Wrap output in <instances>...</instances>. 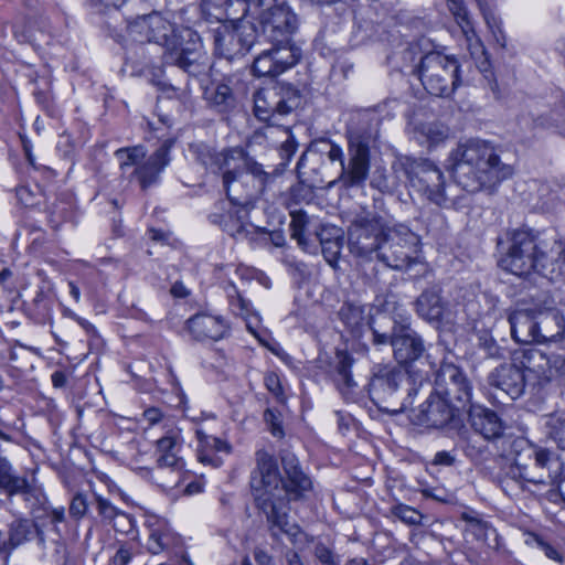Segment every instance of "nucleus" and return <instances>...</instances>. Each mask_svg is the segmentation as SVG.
Masks as SVG:
<instances>
[{"label": "nucleus", "mask_w": 565, "mask_h": 565, "mask_svg": "<svg viewBox=\"0 0 565 565\" xmlns=\"http://www.w3.org/2000/svg\"><path fill=\"white\" fill-rule=\"evenodd\" d=\"M256 466L250 473V489L257 507L266 514L273 529H278L292 541L301 533L300 527L288 519L287 503L300 499L311 489L310 478L303 473L292 454L281 456L286 475L282 479L274 456L265 450L255 454Z\"/></svg>", "instance_id": "1"}, {"label": "nucleus", "mask_w": 565, "mask_h": 565, "mask_svg": "<svg viewBox=\"0 0 565 565\" xmlns=\"http://www.w3.org/2000/svg\"><path fill=\"white\" fill-rule=\"evenodd\" d=\"M500 266L519 277L537 274L550 281H561L565 279V239L529 227L512 230Z\"/></svg>", "instance_id": "2"}, {"label": "nucleus", "mask_w": 565, "mask_h": 565, "mask_svg": "<svg viewBox=\"0 0 565 565\" xmlns=\"http://www.w3.org/2000/svg\"><path fill=\"white\" fill-rule=\"evenodd\" d=\"M132 42H154L166 49L163 62L175 65L189 75L198 76L205 71L201 38L191 28L177 29L158 12L138 17L126 25Z\"/></svg>", "instance_id": "3"}, {"label": "nucleus", "mask_w": 565, "mask_h": 565, "mask_svg": "<svg viewBox=\"0 0 565 565\" xmlns=\"http://www.w3.org/2000/svg\"><path fill=\"white\" fill-rule=\"evenodd\" d=\"M447 167L455 182L471 193L492 189L513 174L512 166L501 161L495 147L481 139L459 143Z\"/></svg>", "instance_id": "4"}, {"label": "nucleus", "mask_w": 565, "mask_h": 565, "mask_svg": "<svg viewBox=\"0 0 565 565\" xmlns=\"http://www.w3.org/2000/svg\"><path fill=\"white\" fill-rule=\"evenodd\" d=\"M371 141L372 135L360 130H352L348 135V158L345 159L343 149L331 140L321 141L323 148L321 152L326 154L331 162H338L340 170L333 179L317 173L309 180L310 188L331 189L340 185L343 189H353L364 186L371 169Z\"/></svg>", "instance_id": "5"}, {"label": "nucleus", "mask_w": 565, "mask_h": 565, "mask_svg": "<svg viewBox=\"0 0 565 565\" xmlns=\"http://www.w3.org/2000/svg\"><path fill=\"white\" fill-rule=\"evenodd\" d=\"M514 465L500 478V487L509 497H519L524 492L535 494L531 484H553L555 479L550 470L553 466L558 468L557 460L552 454L531 444L525 438H516L512 443Z\"/></svg>", "instance_id": "6"}, {"label": "nucleus", "mask_w": 565, "mask_h": 565, "mask_svg": "<svg viewBox=\"0 0 565 565\" xmlns=\"http://www.w3.org/2000/svg\"><path fill=\"white\" fill-rule=\"evenodd\" d=\"M415 72L424 88L434 96L449 97L461 84L458 61L439 52L420 56Z\"/></svg>", "instance_id": "7"}, {"label": "nucleus", "mask_w": 565, "mask_h": 565, "mask_svg": "<svg viewBox=\"0 0 565 565\" xmlns=\"http://www.w3.org/2000/svg\"><path fill=\"white\" fill-rule=\"evenodd\" d=\"M302 104V95L291 85L264 88L254 95V114L269 126L285 127V119Z\"/></svg>", "instance_id": "8"}, {"label": "nucleus", "mask_w": 565, "mask_h": 565, "mask_svg": "<svg viewBox=\"0 0 565 565\" xmlns=\"http://www.w3.org/2000/svg\"><path fill=\"white\" fill-rule=\"evenodd\" d=\"M182 443L179 428L169 429L157 440V468L152 477L156 483L164 490L178 487L183 478L185 465L182 457L179 456Z\"/></svg>", "instance_id": "9"}, {"label": "nucleus", "mask_w": 565, "mask_h": 565, "mask_svg": "<svg viewBox=\"0 0 565 565\" xmlns=\"http://www.w3.org/2000/svg\"><path fill=\"white\" fill-rule=\"evenodd\" d=\"M257 26V38L269 43L288 44L298 30V18L288 6L267 4L259 7L258 13L248 14Z\"/></svg>", "instance_id": "10"}, {"label": "nucleus", "mask_w": 565, "mask_h": 565, "mask_svg": "<svg viewBox=\"0 0 565 565\" xmlns=\"http://www.w3.org/2000/svg\"><path fill=\"white\" fill-rule=\"evenodd\" d=\"M409 186L429 202L443 206L447 202L445 178L429 160L405 159L399 162Z\"/></svg>", "instance_id": "11"}, {"label": "nucleus", "mask_w": 565, "mask_h": 565, "mask_svg": "<svg viewBox=\"0 0 565 565\" xmlns=\"http://www.w3.org/2000/svg\"><path fill=\"white\" fill-rule=\"evenodd\" d=\"M391 227L376 216H359L349 227V249L363 262L376 259Z\"/></svg>", "instance_id": "12"}, {"label": "nucleus", "mask_w": 565, "mask_h": 565, "mask_svg": "<svg viewBox=\"0 0 565 565\" xmlns=\"http://www.w3.org/2000/svg\"><path fill=\"white\" fill-rule=\"evenodd\" d=\"M475 1L478 3L487 26L491 31L495 42L501 47H505L507 36L502 30L501 20L487 7L486 0ZM447 6L461 29L471 54L475 55L480 52L481 55H486V50L476 34L470 13L466 8V0H447Z\"/></svg>", "instance_id": "13"}, {"label": "nucleus", "mask_w": 565, "mask_h": 565, "mask_svg": "<svg viewBox=\"0 0 565 565\" xmlns=\"http://www.w3.org/2000/svg\"><path fill=\"white\" fill-rule=\"evenodd\" d=\"M419 239L406 228H390L377 260L396 270L409 268L418 262Z\"/></svg>", "instance_id": "14"}, {"label": "nucleus", "mask_w": 565, "mask_h": 565, "mask_svg": "<svg viewBox=\"0 0 565 565\" xmlns=\"http://www.w3.org/2000/svg\"><path fill=\"white\" fill-rule=\"evenodd\" d=\"M404 379L405 372L399 367L380 364L373 367L369 382V395L380 411L398 413L401 409L398 388Z\"/></svg>", "instance_id": "15"}, {"label": "nucleus", "mask_w": 565, "mask_h": 565, "mask_svg": "<svg viewBox=\"0 0 565 565\" xmlns=\"http://www.w3.org/2000/svg\"><path fill=\"white\" fill-rule=\"evenodd\" d=\"M235 22L233 28H224L214 35L215 52L228 61L244 56L257 39V26L249 18Z\"/></svg>", "instance_id": "16"}, {"label": "nucleus", "mask_w": 565, "mask_h": 565, "mask_svg": "<svg viewBox=\"0 0 565 565\" xmlns=\"http://www.w3.org/2000/svg\"><path fill=\"white\" fill-rule=\"evenodd\" d=\"M225 202H220L216 205L218 211L210 214V221L213 224L222 226V228L235 239H247L249 242L256 241V236L266 238L268 230L265 227L256 226L247 222L249 209L248 206H235V209L225 210Z\"/></svg>", "instance_id": "17"}, {"label": "nucleus", "mask_w": 565, "mask_h": 565, "mask_svg": "<svg viewBox=\"0 0 565 565\" xmlns=\"http://www.w3.org/2000/svg\"><path fill=\"white\" fill-rule=\"evenodd\" d=\"M435 393L456 404L458 408L471 402V385L462 371L450 362H443L436 373Z\"/></svg>", "instance_id": "18"}, {"label": "nucleus", "mask_w": 565, "mask_h": 565, "mask_svg": "<svg viewBox=\"0 0 565 565\" xmlns=\"http://www.w3.org/2000/svg\"><path fill=\"white\" fill-rule=\"evenodd\" d=\"M458 411L456 404L433 392L423 404L413 409L412 420L418 426L439 429L455 424Z\"/></svg>", "instance_id": "19"}, {"label": "nucleus", "mask_w": 565, "mask_h": 565, "mask_svg": "<svg viewBox=\"0 0 565 565\" xmlns=\"http://www.w3.org/2000/svg\"><path fill=\"white\" fill-rule=\"evenodd\" d=\"M470 428L488 443H495L505 435L507 423L498 412L481 404H471L468 411Z\"/></svg>", "instance_id": "20"}, {"label": "nucleus", "mask_w": 565, "mask_h": 565, "mask_svg": "<svg viewBox=\"0 0 565 565\" xmlns=\"http://www.w3.org/2000/svg\"><path fill=\"white\" fill-rule=\"evenodd\" d=\"M223 173V185L230 203L233 206H252L255 199L262 194L253 184L254 177L243 173V170L233 169L225 164Z\"/></svg>", "instance_id": "21"}, {"label": "nucleus", "mask_w": 565, "mask_h": 565, "mask_svg": "<svg viewBox=\"0 0 565 565\" xmlns=\"http://www.w3.org/2000/svg\"><path fill=\"white\" fill-rule=\"evenodd\" d=\"M391 345L394 358L399 364H408L418 360L425 351L423 339L407 323L394 324Z\"/></svg>", "instance_id": "22"}, {"label": "nucleus", "mask_w": 565, "mask_h": 565, "mask_svg": "<svg viewBox=\"0 0 565 565\" xmlns=\"http://www.w3.org/2000/svg\"><path fill=\"white\" fill-rule=\"evenodd\" d=\"M145 527L147 531L145 547L152 555L169 552L181 543L180 536L164 518L154 514L147 515Z\"/></svg>", "instance_id": "23"}, {"label": "nucleus", "mask_w": 565, "mask_h": 565, "mask_svg": "<svg viewBox=\"0 0 565 565\" xmlns=\"http://www.w3.org/2000/svg\"><path fill=\"white\" fill-rule=\"evenodd\" d=\"M512 361H516L530 384L546 383V374L550 373V354L536 348H522L512 352Z\"/></svg>", "instance_id": "24"}, {"label": "nucleus", "mask_w": 565, "mask_h": 565, "mask_svg": "<svg viewBox=\"0 0 565 565\" xmlns=\"http://www.w3.org/2000/svg\"><path fill=\"white\" fill-rule=\"evenodd\" d=\"M489 383L513 399L520 397L525 386L530 384L525 373L512 358L509 363L499 365L490 373Z\"/></svg>", "instance_id": "25"}, {"label": "nucleus", "mask_w": 565, "mask_h": 565, "mask_svg": "<svg viewBox=\"0 0 565 565\" xmlns=\"http://www.w3.org/2000/svg\"><path fill=\"white\" fill-rule=\"evenodd\" d=\"M418 315L429 321L444 324H455L457 321V309L445 303L436 290L429 289L422 292L416 301Z\"/></svg>", "instance_id": "26"}, {"label": "nucleus", "mask_w": 565, "mask_h": 565, "mask_svg": "<svg viewBox=\"0 0 565 565\" xmlns=\"http://www.w3.org/2000/svg\"><path fill=\"white\" fill-rule=\"evenodd\" d=\"M172 145V140H164L151 156L146 160L143 159L135 169L134 174L143 190L157 183L160 173L170 163V149Z\"/></svg>", "instance_id": "27"}, {"label": "nucleus", "mask_w": 565, "mask_h": 565, "mask_svg": "<svg viewBox=\"0 0 565 565\" xmlns=\"http://www.w3.org/2000/svg\"><path fill=\"white\" fill-rule=\"evenodd\" d=\"M257 4L247 3L246 0H202V12L210 19L218 22L225 20H239L248 14H255Z\"/></svg>", "instance_id": "28"}, {"label": "nucleus", "mask_w": 565, "mask_h": 565, "mask_svg": "<svg viewBox=\"0 0 565 565\" xmlns=\"http://www.w3.org/2000/svg\"><path fill=\"white\" fill-rule=\"evenodd\" d=\"M0 488L10 497L22 495L30 509L41 502V493L31 487L25 478L14 476L10 463L2 456H0Z\"/></svg>", "instance_id": "29"}, {"label": "nucleus", "mask_w": 565, "mask_h": 565, "mask_svg": "<svg viewBox=\"0 0 565 565\" xmlns=\"http://www.w3.org/2000/svg\"><path fill=\"white\" fill-rule=\"evenodd\" d=\"M186 326L189 332L198 341H217L227 332V324L223 318L206 313L191 317Z\"/></svg>", "instance_id": "30"}, {"label": "nucleus", "mask_w": 565, "mask_h": 565, "mask_svg": "<svg viewBox=\"0 0 565 565\" xmlns=\"http://www.w3.org/2000/svg\"><path fill=\"white\" fill-rule=\"evenodd\" d=\"M224 161L227 167L230 166V168L243 170V173L253 175V184L260 193L271 178L269 173L264 171L262 164L249 158L241 147L230 148Z\"/></svg>", "instance_id": "31"}, {"label": "nucleus", "mask_w": 565, "mask_h": 565, "mask_svg": "<svg viewBox=\"0 0 565 565\" xmlns=\"http://www.w3.org/2000/svg\"><path fill=\"white\" fill-rule=\"evenodd\" d=\"M196 438L199 441L198 459L204 465L218 468L223 465V456H227L232 451V446L228 443L200 429L196 430Z\"/></svg>", "instance_id": "32"}, {"label": "nucleus", "mask_w": 565, "mask_h": 565, "mask_svg": "<svg viewBox=\"0 0 565 565\" xmlns=\"http://www.w3.org/2000/svg\"><path fill=\"white\" fill-rule=\"evenodd\" d=\"M512 338L521 343L539 342L537 318L529 311L518 310L509 316Z\"/></svg>", "instance_id": "33"}, {"label": "nucleus", "mask_w": 565, "mask_h": 565, "mask_svg": "<svg viewBox=\"0 0 565 565\" xmlns=\"http://www.w3.org/2000/svg\"><path fill=\"white\" fill-rule=\"evenodd\" d=\"M225 290L231 310L236 316L242 317L246 321L247 329L252 333H255V329L259 323V317L257 312L253 311L250 301L245 299L232 282L226 286Z\"/></svg>", "instance_id": "34"}, {"label": "nucleus", "mask_w": 565, "mask_h": 565, "mask_svg": "<svg viewBox=\"0 0 565 565\" xmlns=\"http://www.w3.org/2000/svg\"><path fill=\"white\" fill-rule=\"evenodd\" d=\"M353 364L352 356L344 352L338 351L335 356V382L341 394L348 399H354V388L356 383L351 376V366Z\"/></svg>", "instance_id": "35"}, {"label": "nucleus", "mask_w": 565, "mask_h": 565, "mask_svg": "<svg viewBox=\"0 0 565 565\" xmlns=\"http://www.w3.org/2000/svg\"><path fill=\"white\" fill-rule=\"evenodd\" d=\"M449 136V129L441 122H420L413 128V138L428 149L445 141Z\"/></svg>", "instance_id": "36"}, {"label": "nucleus", "mask_w": 565, "mask_h": 565, "mask_svg": "<svg viewBox=\"0 0 565 565\" xmlns=\"http://www.w3.org/2000/svg\"><path fill=\"white\" fill-rule=\"evenodd\" d=\"M539 342L561 337L565 331V318L559 310L552 309L537 316Z\"/></svg>", "instance_id": "37"}, {"label": "nucleus", "mask_w": 565, "mask_h": 565, "mask_svg": "<svg viewBox=\"0 0 565 565\" xmlns=\"http://www.w3.org/2000/svg\"><path fill=\"white\" fill-rule=\"evenodd\" d=\"M34 536L38 537L40 545L44 544L43 532L34 522L28 519H19L11 523L9 543L12 547H17L32 540Z\"/></svg>", "instance_id": "38"}, {"label": "nucleus", "mask_w": 565, "mask_h": 565, "mask_svg": "<svg viewBox=\"0 0 565 565\" xmlns=\"http://www.w3.org/2000/svg\"><path fill=\"white\" fill-rule=\"evenodd\" d=\"M204 94L209 105L220 113H225L235 105L232 88L226 83L212 84Z\"/></svg>", "instance_id": "39"}, {"label": "nucleus", "mask_w": 565, "mask_h": 565, "mask_svg": "<svg viewBox=\"0 0 565 565\" xmlns=\"http://www.w3.org/2000/svg\"><path fill=\"white\" fill-rule=\"evenodd\" d=\"M190 151L193 153L195 159L204 166L206 169L213 170V172L223 171L225 169V157L228 153V149L216 153L213 149L204 143L192 145Z\"/></svg>", "instance_id": "40"}, {"label": "nucleus", "mask_w": 565, "mask_h": 565, "mask_svg": "<svg viewBox=\"0 0 565 565\" xmlns=\"http://www.w3.org/2000/svg\"><path fill=\"white\" fill-rule=\"evenodd\" d=\"M273 47L270 49L276 65L281 73L287 71L288 68L295 66L301 57V50L297 46L292 40L288 44H279L271 43Z\"/></svg>", "instance_id": "41"}, {"label": "nucleus", "mask_w": 565, "mask_h": 565, "mask_svg": "<svg viewBox=\"0 0 565 565\" xmlns=\"http://www.w3.org/2000/svg\"><path fill=\"white\" fill-rule=\"evenodd\" d=\"M121 171L130 167H138L146 159V149L142 146L120 148L115 151Z\"/></svg>", "instance_id": "42"}, {"label": "nucleus", "mask_w": 565, "mask_h": 565, "mask_svg": "<svg viewBox=\"0 0 565 565\" xmlns=\"http://www.w3.org/2000/svg\"><path fill=\"white\" fill-rule=\"evenodd\" d=\"M339 317L353 333L359 331L365 319L363 308L353 303H344L339 311Z\"/></svg>", "instance_id": "43"}, {"label": "nucleus", "mask_w": 565, "mask_h": 565, "mask_svg": "<svg viewBox=\"0 0 565 565\" xmlns=\"http://www.w3.org/2000/svg\"><path fill=\"white\" fill-rule=\"evenodd\" d=\"M254 73L257 76H278L280 72L276 65L274 55L269 50L263 51L255 60L253 64Z\"/></svg>", "instance_id": "44"}, {"label": "nucleus", "mask_w": 565, "mask_h": 565, "mask_svg": "<svg viewBox=\"0 0 565 565\" xmlns=\"http://www.w3.org/2000/svg\"><path fill=\"white\" fill-rule=\"evenodd\" d=\"M525 543L542 551L545 556L557 563H563V554L557 546L548 543L537 534L529 533Z\"/></svg>", "instance_id": "45"}, {"label": "nucleus", "mask_w": 565, "mask_h": 565, "mask_svg": "<svg viewBox=\"0 0 565 565\" xmlns=\"http://www.w3.org/2000/svg\"><path fill=\"white\" fill-rule=\"evenodd\" d=\"M548 436L565 450V417L552 416L546 423Z\"/></svg>", "instance_id": "46"}, {"label": "nucleus", "mask_w": 565, "mask_h": 565, "mask_svg": "<svg viewBox=\"0 0 565 565\" xmlns=\"http://www.w3.org/2000/svg\"><path fill=\"white\" fill-rule=\"evenodd\" d=\"M391 513L406 524L417 525L422 523L423 514L414 508L397 503L391 508Z\"/></svg>", "instance_id": "47"}, {"label": "nucleus", "mask_w": 565, "mask_h": 565, "mask_svg": "<svg viewBox=\"0 0 565 565\" xmlns=\"http://www.w3.org/2000/svg\"><path fill=\"white\" fill-rule=\"evenodd\" d=\"M308 223V216L306 213L299 211V212H292L291 213V222H290V231H291V237L297 239L299 245H306V225Z\"/></svg>", "instance_id": "48"}, {"label": "nucleus", "mask_w": 565, "mask_h": 565, "mask_svg": "<svg viewBox=\"0 0 565 565\" xmlns=\"http://www.w3.org/2000/svg\"><path fill=\"white\" fill-rule=\"evenodd\" d=\"M320 243L326 262L335 268L342 248L341 239L338 237L334 239H321Z\"/></svg>", "instance_id": "49"}, {"label": "nucleus", "mask_w": 565, "mask_h": 565, "mask_svg": "<svg viewBox=\"0 0 565 565\" xmlns=\"http://www.w3.org/2000/svg\"><path fill=\"white\" fill-rule=\"evenodd\" d=\"M41 190L38 185H22L17 189V198L25 207H32L40 203Z\"/></svg>", "instance_id": "50"}, {"label": "nucleus", "mask_w": 565, "mask_h": 565, "mask_svg": "<svg viewBox=\"0 0 565 565\" xmlns=\"http://www.w3.org/2000/svg\"><path fill=\"white\" fill-rule=\"evenodd\" d=\"M550 373H547L546 383L553 380L565 381V356L561 354H550Z\"/></svg>", "instance_id": "51"}, {"label": "nucleus", "mask_w": 565, "mask_h": 565, "mask_svg": "<svg viewBox=\"0 0 565 565\" xmlns=\"http://www.w3.org/2000/svg\"><path fill=\"white\" fill-rule=\"evenodd\" d=\"M473 534L482 540L489 547L497 548L499 546L497 531L483 523L473 525Z\"/></svg>", "instance_id": "52"}, {"label": "nucleus", "mask_w": 565, "mask_h": 565, "mask_svg": "<svg viewBox=\"0 0 565 565\" xmlns=\"http://www.w3.org/2000/svg\"><path fill=\"white\" fill-rule=\"evenodd\" d=\"M88 509L87 498L83 493H76L70 504V514L73 518L81 519L85 515Z\"/></svg>", "instance_id": "53"}, {"label": "nucleus", "mask_w": 565, "mask_h": 565, "mask_svg": "<svg viewBox=\"0 0 565 565\" xmlns=\"http://www.w3.org/2000/svg\"><path fill=\"white\" fill-rule=\"evenodd\" d=\"M284 132L287 136L286 140L282 141L281 147L279 149V153L281 159L289 161L291 157L295 154L297 150V142L294 137L290 135L289 126L285 125Z\"/></svg>", "instance_id": "54"}, {"label": "nucleus", "mask_w": 565, "mask_h": 565, "mask_svg": "<svg viewBox=\"0 0 565 565\" xmlns=\"http://www.w3.org/2000/svg\"><path fill=\"white\" fill-rule=\"evenodd\" d=\"M96 509L106 520H113L119 512L110 501L100 495H96Z\"/></svg>", "instance_id": "55"}, {"label": "nucleus", "mask_w": 565, "mask_h": 565, "mask_svg": "<svg viewBox=\"0 0 565 565\" xmlns=\"http://www.w3.org/2000/svg\"><path fill=\"white\" fill-rule=\"evenodd\" d=\"M52 565H65L67 561V553L65 545L60 541L53 542V553L45 555Z\"/></svg>", "instance_id": "56"}, {"label": "nucleus", "mask_w": 565, "mask_h": 565, "mask_svg": "<svg viewBox=\"0 0 565 565\" xmlns=\"http://www.w3.org/2000/svg\"><path fill=\"white\" fill-rule=\"evenodd\" d=\"M265 422L269 425L270 433L275 437H282L284 430L279 417L271 411L266 409L264 413Z\"/></svg>", "instance_id": "57"}, {"label": "nucleus", "mask_w": 565, "mask_h": 565, "mask_svg": "<svg viewBox=\"0 0 565 565\" xmlns=\"http://www.w3.org/2000/svg\"><path fill=\"white\" fill-rule=\"evenodd\" d=\"M316 556L323 565H340L338 556L324 545L316 546Z\"/></svg>", "instance_id": "58"}, {"label": "nucleus", "mask_w": 565, "mask_h": 565, "mask_svg": "<svg viewBox=\"0 0 565 565\" xmlns=\"http://www.w3.org/2000/svg\"><path fill=\"white\" fill-rule=\"evenodd\" d=\"M130 22H131V21H127V22H125V24H124V22H120V25H119V26H118V25H113L110 22H106V25H107V28H108V30H109V32H110V35H111V36H113V38H114L118 43H122V44H124V43L127 41V39H126L125 34H124V31L127 33V36H129V35H128V31L126 30V25H127L128 23H130ZM128 39L131 41V39H130V38H128Z\"/></svg>", "instance_id": "59"}, {"label": "nucleus", "mask_w": 565, "mask_h": 565, "mask_svg": "<svg viewBox=\"0 0 565 565\" xmlns=\"http://www.w3.org/2000/svg\"><path fill=\"white\" fill-rule=\"evenodd\" d=\"M132 558V551L127 545H121L113 557L114 565H128Z\"/></svg>", "instance_id": "60"}, {"label": "nucleus", "mask_w": 565, "mask_h": 565, "mask_svg": "<svg viewBox=\"0 0 565 565\" xmlns=\"http://www.w3.org/2000/svg\"><path fill=\"white\" fill-rule=\"evenodd\" d=\"M265 385L274 395L278 396L282 393L279 379L276 374L270 373L265 377Z\"/></svg>", "instance_id": "61"}, {"label": "nucleus", "mask_w": 565, "mask_h": 565, "mask_svg": "<svg viewBox=\"0 0 565 565\" xmlns=\"http://www.w3.org/2000/svg\"><path fill=\"white\" fill-rule=\"evenodd\" d=\"M455 462V457L448 451H438L433 460L434 465L451 466Z\"/></svg>", "instance_id": "62"}, {"label": "nucleus", "mask_w": 565, "mask_h": 565, "mask_svg": "<svg viewBox=\"0 0 565 565\" xmlns=\"http://www.w3.org/2000/svg\"><path fill=\"white\" fill-rule=\"evenodd\" d=\"M143 417L149 424L154 425L161 420L162 412L159 408L150 407L143 412Z\"/></svg>", "instance_id": "63"}, {"label": "nucleus", "mask_w": 565, "mask_h": 565, "mask_svg": "<svg viewBox=\"0 0 565 565\" xmlns=\"http://www.w3.org/2000/svg\"><path fill=\"white\" fill-rule=\"evenodd\" d=\"M51 381L54 387L61 388L64 387L66 384V375L61 371H55L51 375Z\"/></svg>", "instance_id": "64"}]
</instances>
